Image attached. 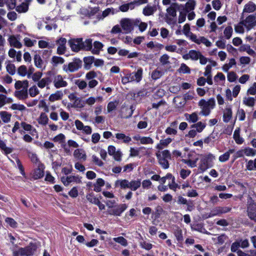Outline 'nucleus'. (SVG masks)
<instances>
[{
    "instance_id": "obj_36",
    "label": "nucleus",
    "mask_w": 256,
    "mask_h": 256,
    "mask_svg": "<svg viewBox=\"0 0 256 256\" xmlns=\"http://www.w3.org/2000/svg\"><path fill=\"white\" fill-rule=\"evenodd\" d=\"M0 148L4 151V154L6 155L10 154L13 151L12 148L7 147L5 142L0 139Z\"/></svg>"
},
{
    "instance_id": "obj_37",
    "label": "nucleus",
    "mask_w": 256,
    "mask_h": 256,
    "mask_svg": "<svg viewBox=\"0 0 256 256\" xmlns=\"http://www.w3.org/2000/svg\"><path fill=\"white\" fill-rule=\"evenodd\" d=\"M175 6H177L176 2L172 3L170 6L166 9V12L168 14L174 18L176 16L177 10H176Z\"/></svg>"
},
{
    "instance_id": "obj_27",
    "label": "nucleus",
    "mask_w": 256,
    "mask_h": 256,
    "mask_svg": "<svg viewBox=\"0 0 256 256\" xmlns=\"http://www.w3.org/2000/svg\"><path fill=\"white\" fill-rule=\"evenodd\" d=\"M116 138L118 140H121L122 142L124 144H128L132 140V138L130 137L126 136L123 133L116 134Z\"/></svg>"
},
{
    "instance_id": "obj_40",
    "label": "nucleus",
    "mask_w": 256,
    "mask_h": 256,
    "mask_svg": "<svg viewBox=\"0 0 256 256\" xmlns=\"http://www.w3.org/2000/svg\"><path fill=\"white\" fill-rule=\"evenodd\" d=\"M163 211V208L160 206H156L155 208V211L152 214V218H154V220L158 219L160 218Z\"/></svg>"
},
{
    "instance_id": "obj_35",
    "label": "nucleus",
    "mask_w": 256,
    "mask_h": 256,
    "mask_svg": "<svg viewBox=\"0 0 256 256\" xmlns=\"http://www.w3.org/2000/svg\"><path fill=\"white\" fill-rule=\"evenodd\" d=\"M82 50H92V40L87 39L85 42L82 40Z\"/></svg>"
},
{
    "instance_id": "obj_5",
    "label": "nucleus",
    "mask_w": 256,
    "mask_h": 256,
    "mask_svg": "<svg viewBox=\"0 0 256 256\" xmlns=\"http://www.w3.org/2000/svg\"><path fill=\"white\" fill-rule=\"evenodd\" d=\"M184 58L186 59L190 58L195 60L200 59L201 64H206L208 61L207 58L202 56L200 52L194 50H190L188 54L184 55Z\"/></svg>"
},
{
    "instance_id": "obj_24",
    "label": "nucleus",
    "mask_w": 256,
    "mask_h": 256,
    "mask_svg": "<svg viewBox=\"0 0 256 256\" xmlns=\"http://www.w3.org/2000/svg\"><path fill=\"white\" fill-rule=\"evenodd\" d=\"M233 138L237 144H241L244 142L243 138L240 136V128H239L234 130Z\"/></svg>"
},
{
    "instance_id": "obj_55",
    "label": "nucleus",
    "mask_w": 256,
    "mask_h": 256,
    "mask_svg": "<svg viewBox=\"0 0 256 256\" xmlns=\"http://www.w3.org/2000/svg\"><path fill=\"white\" fill-rule=\"evenodd\" d=\"M140 143L142 144H152L154 140L149 136H142Z\"/></svg>"
},
{
    "instance_id": "obj_39",
    "label": "nucleus",
    "mask_w": 256,
    "mask_h": 256,
    "mask_svg": "<svg viewBox=\"0 0 256 256\" xmlns=\"http://www.w3.org/2000/svg\"><path fill=\"white\" fill-rule=\"evenodd\" d=\"M206 124L202 123V122H198L196 124H193L191 127L192 128H196V130L198 132H201L205 128Z\"/></svg>"
},
{
    "instance_id": "obj_49",
    "label": "nucleus",
    "mask_w": 256,
    "mask_h": 256,
    "mask_svg": "<svg viewBox=\"0 0 256 256\" xmlns=\"http://www.w3.org/2000/svg\"><path fill=\"white\" fill-rule=\"evenodd\" d=\"M28 6L27 4L23 2L20 6L16 7V10L19 12H26L28 11Z\"/></svg>"
},
{
    "instance_id": "obj_33",
    "label": "nucleus",
    "mask_w": 256,
    "mask_h": 256,
    "mask_svg": "<svg viewBox=\"0 0 256 256\" xmlns=\"http://www.w3.org/2000/svg\"><path fill=\"white\" fill-rule=\"evenodd\" d=\"M84 152L82 149H76L74 152V156L76 158L80 160H86V156Z\"/></svg>"
},
{
    "instance_id": "obj_42",
    "label": "nucleus",
    "mask_w": 256,
    "mask_h": 256,
    "mask_svg": "<svg viewBox=\"0 0 256 256\" xmlns=\"http://www.w3.org/2000/svg\"><path fill=\"white\" fill-rule=\"evenodd\" d=\"M88 200L92 204H94L98 206V208L100 210H104L106 208L105 206L102 204L98 198H94V200H92L91 198L88 197Z\"/></svg>"
},
{
    "instance_id": "obj_21",
    "label": "nucleus",
    "mask_w": 256,
    "mask_h": 256,
    "mask_svg": "<svg viewBox=\"0 0 256 256\" xmlns=\"http://www.w3.org/2000/svg\"><path fill=\"white\" fill-rule=\"evenodd\" d=\"M235 150L234 148L229 149L227 152L224 154L220 155L218 158V160L222 162H224L228 160L230 154L234 152Z\"/></svg>"
},
{
    "instance_id": "obj_50",
    "label": "nucleus",
    "mask_w": 256,
    "mask_h": 256,
    "mask_svg": "<svg viewBox=\"0 0 256 256\" xmlns=\"http://www.w3.org/2000/svg\"><path fill=\"white\" fill-rule=\"evenodd\" d=\"M244 104L248 106H254L255 104V100L254 98L252 97H248V98H245L243 101Z\"/></svg>"
},
{
    "instance_id": "obj_28",
    "label": "nucleus",
    "mask_w": 256,
    "mask_h": 256,
    "mask_svg": "<svg viewBox=\"0 0 256 256\" xmlns=\"http://www.w3.org/2000/svg\"><path fill=\"white\" fill-rule=\"evenodd\" d=\"M156 10V6H147L143 9L142 13L146 16H149L153 14Z\"/></svg>"
},
{
    "instance_id": "obj_32",
    "label": "nucleus",
    "mask_w": 256,
    "mask_h": 256,
    "mask_svg": "<svg viewBox=\"0 0 256 256\" xmlns=\"http://www.w3.org/2000/svg\"><path fill=\"white\" fill-rule=\"evenodd\" d=\"M38 122L40 124L46 126L48 124V118L44 112H42L38 119Z\"/></svg>"
},
{
    "instance_id": "obj_62",
    "label": "nucleus",
    "mask_w": 256,
    "mask_h": 256,
    "mask_svg": "<svg viewBox=\"0 0 256 256\" xmlns=\"http://www.w3.org/2000/svg\"><path fill=\"white\" fill-rule=\"evenodd\" d=\"M237 114L238 116V120L240 121H243L246 118V113L242 108H239L237 112Z\"/></svg>"
},
{
    "instance_id": "obj_47",
    "label": "nucleus",
    "mask_w": 256,
    "mask_h": 256,
    "mask_svg": "<svg viewBox=\"0 0 256 256\" xmlns=\"http://www.w3.org/2000/svg\"><path fill=\"white\" fill-rule=\"evenodd\" d=\"M164 74V72L156 69L152 72L151 77L153 80H156L160 78Z\"/></svg>"
},
{
    "instance_id": "obj_10",
    "label": "nucleus",
    "mask_w": 256,
    "mask_h": 256,
    "mask_svg": "<svg viewBox=\"0 0 256 256\" xmlns=\"http://www.w3.org/2000/svg\"><path fill=\"white\" fill-rule=\"evenodd\" d=\"M44 165L41 162H40L38 168L34 170L32 178L34 180H38L42 178L44 176Z\"/></svg>"
},
{
    "instance_id": "obj_51",
    "label": "nucleus",
    "mask_w": 256,
    "mask_h": 256,
    "mask_svg": "<svg viewBox=\"0 0 256 256\" xmlns=\"http://www.w3.org/2000/svg\"><path fill=\"white\" fill-rule=\"evenodd\" d=\"M10 108L12 110H18L22 112L26 110V108L24 104H12Z\"/></svg>"
},
{
    "instance_id": "obj_61",
    "label": "nucleus",
    "mask_w": 256,
    "mask_h": 256,
    "mask_svg": "<svg viewBox=\"0 0 256 256\" xmlns=\"http://www.w3.org/2000/svg\"><path fill=\"white\" fill-rule=\"evenodd\" d=\"M52 62L54 64H62L64 62L65 60L62 57L54 56L52 58Z\"/></svg>"
},
{
    "instance_id": "obj_15",
    "label": "nucleus",
    "mask_w": 256,
    "mask_h": 256,
    "mask_svg": "<svg viewBox=\"0 0 256 256\" xmlns=\"http://www.w3.org/2000/svg\"><path fill=\"white\" fill-rule=\"evenodd\" d=\"M232 112L230 106L226 107L224 112L222 120L224 122L228 123L232 118Z\"/></svg>"
},
{
    "instance_id": "obj_1",
    "label": "nucleus",
    "mask_w": 256,
    "mask_h": 256,
    "mask_svg": "<svg viewBox=\"0 0 256 256\" xmlns=\"http://www.w3.org/2000/svg\"><path fill=\"white\" fill-rule=\"evenodd\" d=\"M12 256H32L36 250L35 244L30 242V244L24 247L10 248Z\"/></svg>"
},
{
    "instance_id": "obj_43",
    "label": "nucleus",
    "mask_w": 256,
    "mask_h": 256,
    "mask_svg": "<svg viewBox=\"0 0 256 256\" xmlns=\"http://www.w3.org/2000/svg\"><path fill=\"white\" fill-rule=\"evenodd\" d=\"M82 65H64V69L66 72H74L81 68Z\"/></svg>"
},
{
    "instance_id": "obj_9",
    "label": "nucleus",
    "mask_w": 256,
    "mask_h": 256,
    "mask_svg": "<svg viewBox=\"0 0 256 256\" xmlns=\"http://www.w3.org/2000/svg\"><path fill=\"white\" fill-rule=\"evenodd\" d=\"M72 51L78 52L82 50V38L71 39L68 42Z\"/></svg>"
},
{
    "instance_id": "obj_8",
    "label": "nucleus",
    "mask_w": 256,
    "mask_h": 256,
    "mask_svg": "<svg viewBox=\"0 0 256 256\" xmlns=\"http://www.w3.org/2000/svg\"><path fill=\"white\" fill-rule=\"evenodd\" d=\"M127 208L128 205L126 204H118L115 206L113 209L108 210V214L110 215L120 216Z\"/></svg>"
},
{
    "instance_id": "obj_11",
    "label": "nucleus",
    "mask_w": 256,
    "mask_h": 256,
    "mask_svg": "<svg viewBox=\"0 0 256 256\" xmlns=\"http://www.w3.org/2000/svg\"><path fill=\"white\" fill-rule=\"evenodd\" d=\"M212 158H214L213 154H209L201 158L199 165V169L202 172H204L208 168V160Z\"/></svg>"
},
{
    "instance_id": "obj_38",
    "label": "nucleus",
    "mask_w": 256,
    "mask_h": 256,
    "mask_svg": "<svg viewBox=\"0 0 256 256\" xmlns=\"http://www.w3.org/2000/svg\"><path fill=\"white\" fill-rule=\"evenodd\" d=\"M141 185L140 180H132L130 182L129 188L135 191Z\"/></svg>"
},
{
    "instance_id": "obj_17",
    "label": "nucleus",
    "mask_w": 256,
    "mask_h": 256,
    "mask_svg": "<svg viewBox=\"0 0 256 256\" xmlns=\"http://www.w3.org/2000/svg\"><path fill=\"white\" fill-rule=\"evenodd\" d=\"M130 80H132V82H140L142 79V69L140 68L136 72L130 73Z\"/></svg>"
},
{
    "instance_id": "obj_44",
    "label": "nucleus",
    "mask_w": 256,
    "mask_h": 256,
    "mask_svg": "<svg viewBox=\"0 0 256 256\" xmlns=\"http://www.w3.org/2000/svg\"><path fill=\"white\" fill-rule=\"evenodd\" d=\"M196 6V2L194 0H189L185 4L186 12H188L194 9Z\"/></svg>"
},
{
    "instance_id": "obj_14",
    "label": "nucleus",
    "mask_w": 256,
    "mask_h": 256,
    "mask_svg": "<svg viewBox=\"0 0 256 256\" xmlns=\"http://www.w3.org/2000/svg\"><path fill=\"white\" fill-rule=\"evenodd\" d=\"M61 182L64 186H67L73 182H80V180L78 179V178L76 176H70L66 177L63 176L61 178Z\"/></svg>"
},
{
    "instance_id": "obj_34",
    "label": "nucleus",
    "mask_w": 256,
    "mask_h": 256,
    "mask_svg": "<svg viewBox=\"0 0 256 256\" xmlns=\"http://www.w3.org/2000/svg\"><path fill=\"white\" fill-rule=\"evenodd\" d=\"M94 48H92V52L94 54H99L100 50H102L104 46V45L102 42L98 41H96L94 43Z\"/></svg>"
},
{
    "instance_id": "obj_18",
    "label": "nucleus",
    "mask_w": 256,
    "mask_h": 256,
    "mask_svg": "<svg viewBox=\"0 0 256 256\" xmlns=\"http://www.w3.org/2000/svg\"><path fill=\"white\" fill-rule=\"evenodd\" d=\"M84 64H103L104 61L100 59H95L93 56L84 57L83 58Z\"/></svg>"
},
{
    "instance_id": "obj_48",
    "label": "nucleus",
    "mask_w": 256,
    "mask_h": 256,
    "mask_svg": "<svg viewBox=\"0 0 256 256\" xmlns=\"http://www.w3.org/2000/svg\"><path fill=\"white\" fill-rule=\"evenodd\" d=\"M240 242H239L238 240H236L234 242L230 247V250L232 252H236L238 254V252L239 248L240 247Z\"/></svg>"
},
{
    "instance_id": "obj_16",
    "label": "nucleus",
    "mask_w": 256,
    "mask_h": 256,
    "mask_svg": "<svg viewBox=\"0 0 256 256\" xmlns=\"http://www.w3.org/2000/svg\"><path fill=\"white\" fill-rule=\"evenodd\" d=\"M255 10H256V5L254 2H250L244 6L241 19L244 18L246 12L250 13L254 12Z\"/></svg>"
},
{
    "instance_id": "obj_31",
    "label": "nucleus",
    "mask_w": 256,
    "mask_h": 256,
    "mask_svg": "<svg viewBox=\"0 0 256 256\" xmlns=\"http://www.w3.org/2000/svg\"><path fill=\"white\" fill-rule=\"evenodd\" d=\"M0 117L4 122L8 123L10 120L12 114L6 111H1L0 112Z\"/></svg>"
},
{
    "instance_id": "obj_12",
    "label": "nucleus",
    "mask_w": 256,
    "mask_h": 256,
    "mask_svg": "<svg viewBox=\"0 0 256 256\" xmlns=\"http://www.w3.org/2000/svg\"><path fill=\"white\" fill-rule=\"evenodd\" d=\"M198 104L202 109L199 114L204 116H208L210 114L212 109L205 103V100H200Z\"/></svg>"
},
{
    "instance_id": "obj_56",
    "label": "nucleus",
    "mask_w": 256,
    "mask_h": 256,
    "mask_svg": "<svg viewBox=\"0 0 256 256\" xmlns=\"http://www.w3.org/2000/svg\"><path fill=\"white\" fill-rule=\"evenodd\" d=\"M168 186L170 190H174V192L176 191V188L180 189L181 188L180 185H178V184L176 183L174 177L172 178V184H168Z\"/></svg>"
},
{
    "instance_id": "obj_41",
    "label": "nucleus",
    "mask_w": 256,
    "mask_h": 256,
    "mask_svg": "<svg viewBox=\"0 0 256 256\" xmlns=\"http://www.w3.org/2000/svg\"><path fill=\"white\" fill-rule=\"evenodd\" d=\"M119 184L122 189L129 188L130 182L127 180H118L116 182V186Z\"/></svg>"
},
{
    "instance_id": "obj_46",
    "label": "nucleus",
    "mask_w": 256,
    "mask_h": 256,
    "mask_svg": "<svg viewBox=\"0 0 256 256\" xmlns=\"http://www.w3.org/2000/svg\"><path fill=\"white\" fill-rule=\"evenodd\" d=\"M5 222L11 228H16L18 227V222L13 218L10 217H7L5 219Z\"/></svg>"
},
{
    "instance_id": "obj_23",
    "label": "nucleus",
    "mask_w": 256,
    "mask_h": 256,
    "mask_svg": "<svg viewBox=\"0 0 256 256\" xmlns=\"http://www.w3.org/2000/svg\"><path fill=\"white\" fill-rule=\"evenodd\" d=\"M8 42L12 46L18 48H20L22 46V44L14 36H12L9 38Z\"/></svg>"
},
{
    "instance_id": "obj_7",
    "label": "nucleus",
    "mask_w": 256,
    "mask_h": 256,
    "mask_svg": "<svg viewBox=\"0 0 256 256\" xmlns=\"http://www.w3.org/2000/svg\"><path fill=\"white\" fill-rule=\"evenodd\" d=\"M232 209V207L230 206H216L210 210L208 214V218L214 217L228 213L230 212Z\"/></svg>"
},
{
    "instance_id": "obj_26",
    "label": "nucleus",
    "mask_w": 256,
    "mask_h": 256,
    "mask_svg": "<svg viewBox=\"0 0 256 256\" xmlns=\"http://www.w3.org/2000/svg\"><path fill=\"white\" fill-rule=\"evenodd\" d=\"M174 234L178 242L182 243L183 242L184 239L182 231L181 228H180L179 227H178L177 228L174 230Z\"/></svg>"
},
{
    "instance_id": "obj_30",
    "label": "nucleus",
    "mask_w": 256,
    "mask_h": 256,
    "mask_svg": "<svg viewBox=\"0 0 256 256\" xmlns=\"http://www.w3.org/2000/svg\"><path fill=\"white\" fill-rule=\"evenodd\" d=\"M28 82L27 80L23 81L18 80L14 84V88L16 90H20L21 88L22 89L28 88Z\"/></svg>"
},
{
    "instance_id": "obj_60",
    "label": "nucleus",
    "mask_w": 256,
    "mask_h": 256,
    "mask_svg": "<svg viewBox=\"0 0 256 256\" xmlns=\"http://www.w3.org/2000/svg\"><path fill=\"white\" fill-rule=\"evenodd\" d=\"M18 72L21 76H25L27 74V68L24 65H21L18 69Z\"/></svg>"
},
{
    "instance_id": "obj_54",
    "label": "nucleus",
    "mask_w": 256,
    "mask_h": 256,
    "mask_svg": "<svg viewBox=\"0 0 256 256\" xmlns=\"http://www.w3.org/2000/svg\"><path fill=\"white\" fill-rule=\"evenodd\" d=\"M114 240L116 242L120 244L121 245L123 246H126L128 245L127 240L123 236H120L117 238H114Z\"/></svg>"
},
{
    "instance_id": "obj_45",
    "label": "nucleus",
    "mask_w": 256,
    "mask_h": 256,
    "mask_svg": "<svg viewBox=\"0 0 256 256\" xmlns=\"http://www.w3.org/2000/svg\"><path fill=\"white\" fill-rule=\"evenodd\" d=\"M51 82V80L50 78L47 77L45 78H42L41 80L38 81V86L40 88H44L46 85L48 84L49 83Z\"/></svg>"
},
{
    "instance_id": "obj_3",
    "label": "nucleus",
    "mask_w": 256,
    "mask_h": 256,
    "mask_svg": "<svg viewBox=\"0 0 256 256\" xmlns=\"http://www.w3.org/2000/svg\"><path fill=\"white\" fill-rule=\"evenodd\" d=\"M246 212L248 218L256 222V202L250 196L247 198Z\"/></svg>"
},
{
    "instance_id": "obj_59",
    "label": "nucleus",
    "mask_w": 256,
    "mask_h": 256,
    "mask_svg": "<svg viewBox=\"0 0 256 256\" xmlns=\"http://www.w3.org/2000/svg\"><path fill=\"white\" fill-rule=\"evenodd\" d=\"M227 78L228 81L232 82L236 80L238 76L234 72H230L228 73Z\"/></svg>"
},
{
    "instance_id": "obj_52",
    "label": "nucleus",
    "mask_w": 256,
    "mask_h": 256,
    "mask_svg": "<svg viewBox=\"0 0 256 256\" xmlns=\"http://www.w3.org/2000/svg\"><path fill=\"white\" fill-rule=\"evenodd\" d=\"M244 154L246 156H254L256 155V150L247 147L244 149Z\"/></svg>"
},
{
    "instance_id": "obj_53",
    "label": "nucleus",
    "mask_w": 256,
    "mask_h": 256,
    "mask_svg": "<svg viewBox=\"0 0 256 256\" xmlns=\"http://www.w3.org/2000/svg\"><path fill=\"white\" fill-rule=\"evenodd\" d=\"M34 64H42L43 63H47V60H44L38 54H35L34 57Z\"/></svg>"
},
{
    "instance_id": "obj_25",
    "label": "nucleus",
    "mask_w": 256,
    "mask_h": 256,
    "mask_svg": "<svg viewBox=\"0 0 256 256\" xmlns=\"http://www.w3.org/2000/svg\"><path fill=\"white\" fill-rule=\"evenodd\" d=\"M184 116L186 120L190 122L196 123L198 120V116L196 112H192L191 114L186 113Z\"/></svg>"
},
{
    "instance_id": "obj_6",
    "label": "nucleus",
    "mask_w": 256,
    "mask_h": 256,
    "mask_svg": "<svg viewBox=\"0 0 256 256\" xmlns=\"http://www.w3.org/2000/svg\"><path fill=\"white\" fill-rule=\"evenodd\" d=\"M240 24H244L248 30H250L256 26V16L254 14H250L242 20Z\"/></svg>"
},
{
    "instance_id": "obj_64",
    "label": "nucleus",
    "mask_w": 256,
    "mask_h": 256,
    "mask_svg": "<svg viewBox=\"0 0 256 256\" xmlns=\"http://www.w3.org/2000/svg\"><path fill=\"white\" fill-rule=\"evenodd\" d=\"M20 126L26 132H30L32 128V126L31 124H27L24 122H22L20 123Z\"/></svg>"
},
{
    "instance_id": "obj_57",
    "label": "nucleus",
    "mask_w": 256,
    "mask_h": 256,
    "mask_svg": "<svg viewBox=\"0 0 256 256\" xmlns=\"http://www.w3.org/2000/svg\"><path fill=\"white\" fill-rule=\"evenodd\" d=\"M39 94V90L36 86H34L29 89V94L31 97H34Z\"/></svg>"
},
{
    "instance_id": "obj_13",
    "label": "nucleus",
    "mask_w": 256,
    "mask_h": 256,
    "mask_svg": "<svg viewBox=\"0 0 256 256\" xmlns=\"http://www.w3.org/2000/svg\"><path fill=\"white\" fill-rule=\"evenodd\" d=\"M54 84L56 88L65 87L68 85L67 82L64 80L62 76L60 74L55 76L54 80Z\"/></svg>"
},
{
    "instance_id": "obj_29",
    "label": "nucleus",
    "mask_w": 256,
    "mask_h": 256,
    "mask_svg": "<svg viewBox=\"0 0 256 256\" xmlns=\"http://www.w3.org/2000/svg\"><path fill=\"white\" fill-rule=\"evenodd\" d=\"M63 93L60 90H57L54 94H51L48 100L50 102H54L62 98Z\"/></svg>"
},
{
    "instance_id": "obj_63",
    "label": "nucleus",
    "mask_w": 256,
    "mask_h": 256,
    "mask_svg": "<svg viewBox=\"0 0 256 256\" xmlns=\"http://www.w3.org/2000/svg\"><path fill=\"white\" fill-rule=\"evenodd\" d=\"M191 171L189 170L182 169L180 171V174L182 179L186 178L190 174Z\"/></svg>"
},
{
    "instance_id": "obj_20",
    "label": "nucleus",
    "mask_w": 256,
    "mask_h": 256,
    "mask_svg": "<svg viewBox=\"0 0 256 256\" xmlns=\"http://www.w3.org/2000/svg\"><path fill=\"white\" fill-rule=\"evenodd\" d=\"M156 156L158 159V163L164 169H167L170 166L168 160L161 158L160 154L156 153Z\"/></svg>"
},
{
    "instance_id": "obj_22",
    "label": "nucleus",
    "mask_w": 256,
    "mask_h": 256,
    "mask_svg": "<svg viewBox=\"0 0 256 256\" xmlns=\"http://www.w3.org/2000/svg\"><path fill=\"white\" fill-rule=\"evenodd\" d=\"M105 184L104 180L102 178H98L96 182L94 184V190L96 192H100L102 190V187L104 186Z\"/></svg>"
},
{
    "instance_id": "obj_4",
    "label": "nucleus",
    "mask_w": 256,
    "mask_h": 256,
    "mask_svg": "<svg viewBox=\"0 0 256 256\" xmlns=\"http://www.w3.org/2000/svg\"><path fill=\"white\" fill-rule=\"evenodd\" d=\"M176 203L180 206V208H182V206H186V208L185 210L187 212H192L194 208V206L192 200H187L186 198H184L182 196L180 195L177 197Z\"/></svg>"
},
{
    "instance_id": "obj_2",
    "label": "nucleus",
    "mask_w": 256,
    "mask_h": 256,
    "mask_svg": "<svg viewBox=\"0 0 256 256\" xmlns=\"http://www.w3.org/2000/svg\"><path fill=\"white\" fill-rule=\"evenodd\" d=\"M140 22V20L138 18L130 19L124 18L120 20V25L124 31V33L128 34L132 31L134 26H138Z\"/></svg>"
},
{
    "instance_id": "obj_58",
    "label": "nucleus",
    "mask_w": 256,
    "mask_h": 256,
    "mask_svg": "<svg viewBox=\"0 0 256 256\" xmlns=\"http://www.w3.org/2000/svg\"><path fill=\"white\" fill-rule=\"evenodd\" d=\"M224 34L226 39H230L232 34V28L230 26H227L224 30Z\"/></svg>"
},
{
    "instance_id": "obj_19",
    "label": "nucleus",
    "mask_w": 256,
    "mask_h": 256,
    "mask_svg": "<svg viewBox=\"0 0 256 256\" xmlns=\"http://www.w3.org/2000/svg\"><path fill=\"white\" fill-rule=\"evenodd\" d=\"M14 96L19 100H26L28 97V88L15 91Z\"/></svg>"
}]
</instances>
